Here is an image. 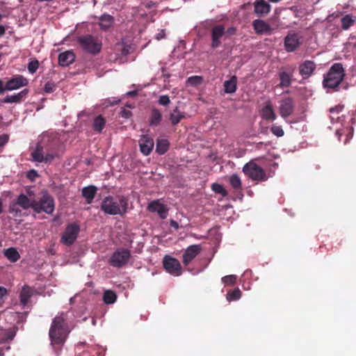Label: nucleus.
<instances>
[{
	"instance_id": "obj_52",
	"label": "nucleus",
	"mask_w": 356,
	"mask_h": 356,
	"mask_svg": "<svg viewBox=\"0 0 356 356\" xmlns=\"http://www.w3.org/2000/svg\"><path fill=\"white\" fill-rule=\"evenodd\" d=\"M7 293V289L5 287L0 286V300H1L5 296H6Z\"/></svg>"
},
{
	"instance_id": "obj_44",
	"label": "nucleus",
	"mask_w": 356,
	"mask_h": 356,
	"mask_svg": "<svg viewBox=\"0 0 356 356\" xmlns=\"http://www.w3.org/2000/svg\"><path fill=\"white\" fill-rule=\"evenodd\" d=\"M57 156H58V154L56 153L48 152L47 154H44V157L43 158L44 159L43 162L46 163H49L51 161H53L54 159Z\"/></svg>"
},
{
	"instance_id": "obj_16",
	"label": "nucleus",
	"mask_w": 356,
	"mask_h": 356,
	"mask_svg": "<svg viewBox=\"0 0 356 356\" xmlns=\"http://www.w3.org/2000/svg\"><path fill=\"white\" fill-rule=\"evenodd\" d=\"M254 13L258 16H264L270 11V5L265 0H257L254 2Z\"/></svg>"
},
{
	"instance_id": "obj_55",
	"label": "nucleus",
	"mask_w": 356,
	"mask_h": 356,
	"mask_svg": "<svg viewBox=\"0 0 356 356\" xmlns=\"http://www.w3.org/2000/svg\"><path fill=\"white\" fill-rule=\"evenodd\" d=\"M170 225L174 227L175 229H178L179 225L178 223L175 221L174 220H170Z\"/></svg>"
},
{
	"instance_id": "obj_29",
	"label": "nucleus",
	"mask_w": 356,
	"mask_h": 356,
	"mask_svg": "<svg viewBox=\"0 0 356 356\" xmlns=\"http://www.w3.org/2000/svg\"><path fill=\"white\" fill-rule=\"evenodd\" d=\"M4 256L11 262H16L20 255L15 248H10L4 250Z\"/></svg>"
},
{
	"instance_id": "obj_36",
	"label": "nucleus",
	"mask_w": 356,
	"mask_h": 356,
	"mask_svg": "<svg viewBox=\"0 0 356 356\" xmlns=\"http://www.w3.org/2000/svg\"><path fill=\"white\" fill-rule=\"evenodd\" d=\"M117 296L111 290H107L104 293L103 300L106 304H113L116 301Z\"/></svg>"
},
{
	"instance_id": "obj_5",
	"label": "nucleus",
	"mask_w": 356,
	"mask_h": 356,
	"mask_svg": "<svg viewBox=\"0 0 356 356\" xmlns=\"http://www.w3.org/2000/svg\"><path fill=\"white\" fill-rule=\"evenodd\" d=\"M243 172L250 179L257 182L266 181L268 179L265 170L253 161L244 165Z\"/></svg>"
},
{
	"instance_id": "obj_1",
	"label": "nucleus",
	"mask_w": 356,
	"mask_h": 356,
	"mask_svg": "<svg viewBox=\"0 0 356 356\" xmlns=\"http://www.w3.org/2000/svg\"><path fill=\"white\" fill-rule=\"evenodd\" d=\"M70 330L67 323V314L62 312L56 316L52 321L49 337L50 344L56 350L60 348L65 343Z\"/></svg>"
},
{
	"instance_id": "obj_26",
	"label": "nucleus",
	"mask_w": 356,
	"mask_h": 356,
	"mask_svg": "<svg viewBox=\"0 0 356 356\" xmlns=\"http://www.w3.org/2000/svg\"><path fill=\"white\" fill-rule=\"evenodd\" d=\"M97 188L93 186H89L87 187H84L82 189V195L86 199V202L88 204H90L96 194Z\"/></svg>"
},
{
	"instance_id": "obj_21",
	"label": "nucleus",
	"mask_w": 356,
	"mask_h": 356,
	"mask_svg": "<svg viewBox=\"0 0 356 356\" xmlns=\"http://www.w3.org/2000/svg\"><path fill=\"white\" fill-rule=\"evenodd\" d=\"M254 29L257 33H270L271 28L268 24L261 19H255L252 23Z\"/></svg>"
},
{
	"instance_id": "obj_11",
	"label": "nucleus",
	"mask_w": 356,
	"mask_h": 356,
	"mask_svg": "<svg viewBox=\"0 0 356 356\" xmlns=\"http://www.w3.org/2000/svg\"><path fill=\"white\" fill-rule=\"evenodd\" d=\"M300 45V37L298 33H289L284 38V47L286 51L293 52Z\"/></svg>"
},
{
	"instance_id": "obj_19",
	"label": "nucleus",
	"mask_w": 356,
	"mask_h": 356,
	"mask_svg": "<svg viewBox=\"0 0 356 356\" xmlns=\"http://www.w3.org/2000/svg\"><path fill=\"white\" fill-rule=\"evenodd\" d=\"M75 54L72 50L62 52L58 56V63L63 67L69 66L75 60Z\"/></svg>"
},
{
	"instance_id": "obj_23",
	"label": "nucleus",
	"mask_w": 356,
	"mask_h": 356,
	"mask_svg": "<svg viewBox=\"0 0 356 356\" xmlns=\"http://www.w3.org/2000/svg\"><path fill=\"white\" fill-rule=\"evenodd\" d=\"M261 115L263 119L269 121H273L277 118L276 114L270 104H266L262 108Z\"/></svg>"
},
{
	"instance_id": "obj_22",
	"label": "nucleus",
	"mask_w": 356,
	"mask_h": 356,
	"mask_svg": "<svg viewBox=\"0 0 356 356\" xmlns=\"http://www.w3.org/2000/svg\"><path fill=\"white\" fill-rule=\"evenodd\" d=\"M35 203V200L29 199L24 194H20L17 200V204L22 207L24 209H28L29 208H33L34 209Z\"/></svg>"
},
{
	"instance_id": "obj_38",
	"label": "nucleus",
	"mask_w": 356,
	"mask_h": 356,
	"mask_svg": "<svg viewBox=\"0 0 356 356\" xmlns=\"http://www.w3.org/2000/svg\"><path fill=\"white\" fill-rule=\"evenodd\" d=\"M168 207L163 204L160 203L159 200H157V215L162 219L167 218L168 214Z\"/></svg>"
},
{
	"instance_id": "obj_3",
	"label": "nucleus",
	"mask_w": 356,
	"mask_h": 356,
	"mask_svg": "<svg viewBox=\"0 0 356 356\" xmlns=\"http://www.w3.org/2000/svg\"><path fill=\"white\" fill-rule=\"evenodd\" d=\"M128 199L124 196H108L101 204V209L106 213L111 216H123L127 212Z\"/></svg>"
},
{
	"instance_id": "obj_25",
	"label": "nucleus",
	"mask_w": 356,
	"mask_h": 356,
	"mask_svg": "<svg viewBox=\"0 0 356 356\" xmlns=\"http://www.w3.org/2000/svg\"><path fill=\"white\" fill-rule=\"evenodd\" d=\"M28 90L26 89L15 94L13 95H7L3 99L4 103H18L27 95Z\"/></svg>"
},
{
	"instance_id": "obj_43",
	"label": "nucleus",
	"mask_w": 356,
	"mask_h": 356,
	"mask_svg": "<svg viewBox=\"0 0 356 356\" xmlns=\"http://www.w3.org/2000/svg\"><path fill=\"white\" fill-rule=\"evenodd\" d=\"M270 131L275 136L277 137H282L284 134V130L281 126L273 125Z\"/></svg>"
},
{
	"instance_id": "obj_46",
	"label": "nucleus",
	"mask_w": 356,
	"mask_h": 356,
	"mask_svg": "<svg viewBox=\"0 0 356 356\" xmlns=\"http://www.w3.org/2000/svg\"><path fill=\"white\" fill-rule=\"evenodd\" d=\"M158 102L161 105L166 106L170 102V100L168 95H161L160 96Z\"/></svg>"
},
{
	"instance_id": "obj_34",
	"label": "nucleus",
	"mask_w": 356,
	"mask_h": 356,
	"mask_svg": "<svg viewBox=\"0 0 356 356\" xmlns=\"http://www.w3.org/2000/svg\"><path fill=\"white\" fill-rule=\"evenodd\" d=\"M341 28L343 30H348L355 23V19L351 15H346L341 19Z\"/></svg>"
},
{
	"instance_id": "obj_51",
	"label": "nucleus",
	"mask_w": 356,
	"mask_h": 356,
	"mask_svg": "<svg viewBox=\"0 0 356 356\" xmlns=\"http://www.w3.org/2000/svg\"><path fill=\"white\" fill-rule=\"evenodd\" d=\"M148 210L152 212L156 211V201H152L148 205Z\"/></svg>"
},
{
	"instance_id": "obj_27",
	"label": "nucleus",
	"mask_w": 356,
	"mask_h": 356,
	"mask_svg": "<svg viewBox=\"0 0 356 356\" xmlns=\"http://www.w3.org/2000/svg\"><path fill=\"white\" fill-rule=\"evenodd\" d=\"M292 76V72L289 73L286 72H281L279 74V77L280 79V87L287 88L290 86L291 83Z\"/></svg>"
},
{
	"instance_id": "obj_53",
	"label": "nucleus",
	"mask_w": 356,
	"mask_h": 356,
	"mask_svg": "<svg viewBox=\"0 0 356 356\" xmlns=\"http://www.w3.org/2000/svg\"><path fill=\"white\" fill-rule=\"evenodd\" d=\"M165 38V30L161 29V31L157 33V40H159L161 39Z\"/></svg>"
},
{
	"instance_id": "obj_61",
	"label": "nucleus",
	"mask_w": 356,
	"mask_h": 356,
	"mask_svg": "<svg viewBox=\"0 0 356 356\" xmlns=\"http://www.w3.org/2000/svg\"><path fill=\"white\" fill-rule=\"evenodd\" d=\"M2 212V202H1V200L0 199V213Z\"/></svg>"
},
{
	"instance_id": "obj_42",
	"label": "nucleus",
	"mask_w": 356,
	"mask_h": 356,
	"mask_svg": "<svg viewBox=\"0 0 356 356\" xmlns=\"http://www.w3.org/2000/svg\"><path fill=\"white\" fill-rule=\"evenodd\" d=\"M39 67V62L37 60H31L28 64V70L31 74H34Z\"/></svg>"
},
{
	"instance_id": "obj_17",
	"label": "nucleus",
	"mask_w": 356,
	"mask_h": 356,
	"mask_svg": "<svg viewBox=\"0 0 356 356\" xmlns=\"http://www.w3.org/2000/svg\"><path fill=\"white\" fill-rule=\"evenodd\" d=\"M316 69V64L312 60H305L299 66V72L300 75L307 79L309 77Z\"/></svg>"
},
{
	"instance_id": "obj_6",
	"label": "nucleus",
	"mask_w": 356,
	"mask_h": 356,
	"mask_svg": "<svg viewBox=\"0 0 356 356\" xmlns=\"http://www.w3.org/2000/svg\"><path fill=\"white\" fill-rule=\"evenodd\" d=\"M34 211L44 212L50 214L54 211V202L52 197L47 192L43 191L39 201L35 200Z\"/></svg>"
},
{
	"instance_id": "obj_39",
	"label": "nucleus",
	"mask_w": 356,
	"mask_h": 356,
	"mask_svg": "<svg viewBox=\"0 0 356 356\" xmlns=\"http://www.w3.org/2000/svg\"><path fill=\"white\" fill-rule=\"evenodd\" d=\"M211 189L218 194H220L222 196L225 197L227 195V191L225 189L222 185L217 183H214L211 186Z\"/></svg>"
},
{
	"instance_id": "obj_15",
	"label": "nucleus",
	"mask_w": 356,
	"mask_h": 356,
	"mask_svg": "<svg viewBox=\"0 0 356 356\" xmlns=\"http://www.w3.org/2000/svg\"><path fill=\"white\" fill-rule=\"evenodd\" d=\"M131 47L123 42L117 43L113 49V56L111 55V58L114 60H122V58L127 56L130 52Z\"/></svg>"
},
{
	"instance_id": "obj_2",
	"label": "nucleus",
	"mask_w": 356,
	"mask_h": 356,
	"mask_svg": "<svg viewBox=\"0 0 356 356\" xmlns=\"http://www.w3.org/2000/svg\"><path fill=\"white\" fill-rule=\"evenodd\" d=\"M346 73L343 65L340 63H334L328 72L323 75V86L327 89V91L339 92L342 86V88L347 90L348 88V83L343 86V79Z\"/></svg>"
},
{
	"instance_id": "obj_35",
	"label": "nucleus",
	"mask_w": 356,
	"mask_h": 356,
	"mask_svg": "<svg viewBox=\"0 0 356 356\" xmlns=\"http://www.w3.org/2000/svg\"><path fill=\"white\" fill-rule=\"evenodd\" d=\"M229 184L232 187L238 191L241 189L242 182L239 176L236 174L232 175L229 178Z\"/></svg>"
},
{
	"instance_id": "obj_32",
	"label": "nucleus",
	"mask_w": 356,
	"mask_h": 356,
	"mask_svg": "<svg viewBox=\"0 0 356 356\" xmlns=\"http://www.w3.org/2000/svg\"><path fill=\"white\" fill-rule=\"evenodd\" d=\"M113 23V17L109 15H104L101 17L99 26L102 29L106 30L110 28Z\"/></svg>"
},
{
	"instance_id": "obj_59",
	"label": "nucleus",
	"mask_w": 356,
	"mask_h": 356,
	"mask_svg": "<svg viewBox=\"0 0 356 356\" xmlns=\"http://www.w3.org/2000/svg\"><path fill=\"white\" fill-rule=\"evenodd\" d=\"M118 102H119V100H118V99H115L113 102H111V103H110V104H111V105L115 104H117Z\"/></svg>"
},
{
	"instance_id": "obj_9",
	"label": "nucleus",
	"mask_w": 356,
	"mask_h": 356,
	"mask_svg": "<svg viewBox=\"0 0 356 356\" xmlns=\"http://www.w3.org/2000/svg\"><path fill=\"white\" fill-rule=\"evenodd\" d=\"M163 265L165 270L175 276L181 274V266L179 261L170 256L165 255L163 259Z\"/></svg>"
},
{
	"instance_id": "obj_63",
	"label": "nucleus",
	"mask_w": 356,
	"mask_h": 356,
	"mask_svg": "<svg viewBox=\"0 0 356 356\" xmlns=\"http://www.w3.org/2000/svg\"><path fill=\"white\" fill-rule=\"evenodd\" d=\"M3 15L0 13V21L2 19Z\"/></svg>"
},
{
	"instance_id": "obj_57",
	"label": "nucleus",
	"mask_w": 356,
	"mask_h": 356,
	"mask_svg": "<svg viewBox=\"0 0 356 356\" xmlns=\"http://www.w3.org/2000/svg\"><path fill=\"white\" fill-rule=\"evenodd\" d=\"M136 93V91H129L127 92V96H133Z\"/></svg>"
},
{
	"instance_id": "obj_41",
	"label": "nucleus",
	"mask_w": 356,
	"mask_h": 356,
	"mask_svg": "<svg viewBox=\"0 0 356 356\" xmlns=\"http://www.w3.org/2000/svg\"><path fill=\"white\" fill-rule=\"evenodd\" d=\"M203 78L200 76H192L187 79V83L191 86H197L202 83Z\"/></svg>"
},
{
	"instance_id": "obj_33",
	"label": "nucleus",
	"mask_w": 356,
	"mask_h": 356,
	"mask_svg": "<svg viewBox=\"0 0 356 356\" xmlns=\"http://www.w3.org/2000/svg\"><path fill=\"white\" fill-rule=\"evenodd\" d=\"M105 119L101 115L97 116L93 121L92 128L94 131L100 133L105 126Z\"/></svg>"
},
{
	"instance_id": "obj_47",
	"label": "nucleus",
	"mask_w": 356,
	"mask_h": 356,
	"mask_svg": "<svg viewBox=\"0 0 356 356\" xmlns=\"http://www.w3.org/2000/svg\"><path fill=\"white\" fill-rule=\"evenodd\" d=\"M121 117L124 118H129L131 116V112L126 108H122L120 112Z\"/></svg>"
},
{
	"instance_id": "obj_24",
	"label": "nucleus",
	"mask_w": 356,
	"mask_h": 356,
	"mask_svg": "<svg viewBox=\"0 0 356 356\" xmlns=\"http://www.w3.org/2000/svg\"><path fill=\"white\" fill-rule=\"evenodd\" d=\"M237 88V78L232 76L229 80L224 82V90L226 93H234Z\"/></svg>"
},
{
	"instance_id": "obj_37",
	"label": "nucleus",
	"mask_w": 356,
	"mask_h": 356,
	"mask_svg": "<svg viewBox=\"0 0 356 356\" xmlns=\"http://www.w3.org/2000/svg\"><path fill=\"white\" fill-rule=\"evenodd\" d=\"M241 291L238 288L229 291L227 293V300L229 302L238 300L241 297Z\"/></svg>"
},
{
	"instance_id": "obj_31",
	"label": "nucleus",
	"mask_w": 356,
	"mask_h": 356,
	"mask_svg": "<svg viewBox=\"0 0 356 356\" xmlns=\"http://www.w3.org/2000/svg\"><path fill=\"white\" fill-rule=\"evenodd\" d=\"M185 118L184 113L179 111L178 107H176L170 115V120L173 125H176Z\"/></svg>"
},
{
	"instance_id": "obj_12",
	"label": "nucleus",
	"mask_w": 356,
	"mask_h": 356,
	"mask_svg": "<svg viewBox=\"0 0 356 356\" xmlns=\"http://www.w3.org/2000/svg\"><path fill=\"white\" fill-rule=\"evenodd\" d=\"M202 248L200 245H192L188 246L182 256V261L184 266H188L197 254L200 253Z\"/></svg>"
},
{
	"instance_id": "obj_56",
	"label": "nucleus",
	"mask_w": 356,
	"mask_h": 356,
	"mask_svg": "<svg viewBox=\"0 0 356 356\" xmlns=\"http://www.w3.org/2000/svg\"><path fill=\"white\" fill-rule=\"evenodd\" d=\"M6 33V29L3 26L0 25V37L3 36Z\"/></svg>"
},
{
	"instance_id": "obj_28",
	"label": "nucleus",
	"mask_w": 356,
	"mask_h": 356,
	"mask_svg": "<svg viewBox=\"0 0 356 356\" xmlns=\"http://www.w3.org/2000/svg\"><path fill=\"white\" fill-rule=\"evenodd\" d=\"M33 160L36 162L42 163L44 161V152L43 147L40 145H37L35 149L31 152Z\"/></svg>"
},
{
	"instance_id": "obj_45",
	"label": "nucleus",
	"mask_w": 356,
	"mask_h": 356,
	"mask_svg": "<svg viewBox=\"0 0 356 356\" xmlns=\"http://www.w3.org/2000/svg\"><path fill=\"white\" fill-rule=\"evenodd\" d=\"M55 88H56V86L54 83H53L51 82H47V83H46V84L44 87V90L47 93H50V92H52L54 91Z\"/></svg>"
},
{
	"instance_id": "obj_40",
	"label": "nucleus",
	"mask_w": 356,
	"mask_h": 356,
	"mask_svg": "<svg viewBox=\"0 0 356 356\" xmlns=\"http://www.w3.org/2000/svg\"><path fill=\"white\" fill-rule=\"evenodd\" d=\"M237 277L235 275H226L222 277V282L228 286H234L236 282Z\"/></svg>"
},
{
	"instance_id": "obj_14",
	"label": "nucleus",
	"mask_w": 356,
	"mask_h": 356,
	"mask_svg": "<svg viewBox=\"0 0 356 356\" xmlns=\"http://www.w3.org/2000/svg\"><path fill=\"white\" fill-rule=\"evenodd\" d=\"M28 80L22 75H15L6 82L7 90H17L28 85Z\"/></svg>"
},
{
	"instance_id": "obj_54",
	"label": "nucleus",
	"mask_w": 356,
	"mask_h": 356,
	"mask_svg": "<svg viewBox=\"0 0 356 356\" xmlns=\"http://www.w3.org/2000/svg\"><path fill=\"white\" fill-rule=\"evenodd\" d=\"M7 90L6 84L3 86V82L0 79V95L2 94L4 91Z\"/></svg>"
},
{
	"instance_id": "obj_18",
	"label": "nucleus",
	"mask_w": 356,
	"mask_h": 356,
	"mask_svg": "<svg viewBox=\"0 0 356 356\" xmlns=\"http://www.w3.org/2000/svg\"><path fill=\"white\" fill-rule=\"evenodd\" d=\"M139 146L141 152L148 155L154 147V140L147 136H143L139 140Z\"/></svg>"
},
{
	"instance_id": "obj_62",
	"label": "nucleus",
	"mask_w": 356,
	"mask_h": 356,
	"mask_svg": "<svg viewBox=\"0 0 356 356\" xmlns=\"http://www.w3.org/2000/svg\"><path fill=\"white\" fill-rule=\"evenodd\" d=\"M156 118V117L154 115L152 116V123L154 122V120Z\"/></svg>"
},
{
	"instance_id": "obj_50",
	"label": "nucleus",
	"mask_w": 356,
	"mask_h": 356,
	"mask_svg": "<svg viewBox=\"0 0 356 356\" xmlns=\"http://www.w3.org/2000/svg\"><path fill=\"white\" fill-rule=\"evenodd\" d=\"M343 108V106L337 105L334 107L330 108V113H340Z\"/></svg>"
},
{
	"instance_id": "obj_8",
	"label": "nucleus",
	"mask_w": 356,
	"mask_h": 356,
	"mask_svg": "<svg viewBox=\"0 0 356 356\" xmlns=\"http://www.w3.org/2000/svg\"><path fill=\"white\" fill-rule=\"evenodd\" d=\"M129 258V251L122 248L113 252L109 259V263L114 267L120 268L128 262Z\"/></svg>"
},
{
	"instance_id": "obj_13",
	"label": "nucleus",
	"mask_w": 356,
	"mask_h": 356,
	"mask_svg": "<svg viewBox=\"0 0 356 356\" xmlns=\"http://www.w3.org/2000/svg\"><path fill=\"white\" fill-rule=\"evenodd\" d=\"M294 111L293 100L291 97H286L280 102L279 111L280 115L286 119L290 116Z\"/></svg>"
},
{
	"instance_id": "obj_30",
	"label": "nucleus",
	"mask_w": 356,
	"mask_h": 356,
	"mask_svg": "<svg viewBox=\"0 0 356 356\" xmlns=\"http://www.w3.org/2000/svg\"><path fill=\"white\" fill-rule=\"evenodd\" d=\"M170 147V142L166 138L157 139V154H164Z\"/></svg>"
},
{
	"instance_id": "obj_7",
	"label": "nucleus",
	"mask_w": 356,
	"mask_h": 356,
	"mask_svg": "<svg viewBox=\"0 0 356 356\" xmlns=\"http://www.w3.org/2000/svg\"><path fill=\"white\" fill-rule=\"evenodd\" d=\"M80 232V226L75 222L67 225L62 234L60 241L66 245H72Z\"/></svg>"
},
{
	"instance_id": "obj_20",
	"label": "nucleus",
	"mask_w": 356,
	"mask_h": 356,
	"mask_svg": "<svg viewBox=\"0 0 356 356\" xmlns=\"http://www.w3.org/2000/svg\"><path fill=\"white\" fill-rule=\"evenodd\" d=\"M35 292L33 288L24 285L19 293V300L22 305H26L29 300L32 297Z\"/></svg>"
},
{
	"instance_id": "obj_4",
	"label": "nucleus",
	"mask_w": 356,
	"mask_h": 356,
	"mask_svg": "<svg viewBox=\"0 0 356 356\" xmlns=\"http://www.w3.org/2000/svg\"><path fill=\"white\" fill-rule=\"evenodd\" d=\"M81 48L86 52L96 55L101 51L102 42L100 39L92 35L79 36L77 39Z\"/></svg>"
},
{
	"instance_id": "obj_60",
	"label": "nucleus",
	"mask_w": 356,
	"mask_h": 356,
	"mask_svg": "<svg viewBox=\"0 0 356 356\" xmlns=\"http://www.w3.org/2000/svg\"><path fill=\"white\" fill-rule=\"evenodd\" d=\"M32 173H33V174H34V175H35V176H36V175H37L36 172H35V170H32L31 172H29V176H30V175H31V174H32Z\"/></svg>"
},
{
	"instance_id": "obj_10",
	"label": "nucleus",
	"mask_w": 356,
	"mask_h": 356,
	"mask_svg": "<svg viewBox=\"0 0 356 356\" xmlns=\"http://www.w3.org/2000/svg\"><path fill=\"white\" fill-rule=\"evenodd\" d=\"M225 35V26L222 24L214 26L211 29V47L213 49L218 47L221 44L220 38Z\"/></svg>"
},
{
	"instance_id": "obj_48",
	"label": "nucleus",
	"mask_w": 356,
	"mask_h": 356,
	"mask_svg": "<svg viewBox=\"0 0 356 356\" xmlns=\"http://www.w3.org/2000/svg\"><path fill=\"white\" fill-rule=\"evenodd\" d=\"M236 29L234 26L228 28L225 31V35H227V37H230L232 35H234L236 34Z\"/></svg>"
},
{
	"instance_id": "obj_49",
	"label": "nucleus",
	"mask_w": 356,
	"mask_h": 356,
	"mask_svg": "<svg viewBox=\"0 0 356 356\" xmlns=\"http://www.w3.org/2000/svg\"><path fill=\"white\" fill-rule=\"evenodd\" d=\"M8 141V136L3 134L0 136V147L5 145Z\"/></svg>"
},
{
	"instance_id": "obj_58",
	"label": "nucleus",
	"mask_w": 356,
	"mask_h": 356,
	"mask_svg": "<svg viewBox=\"0 0 356 356\" xmlns=\"http://www.w3.org/2000/svg\"><path fill=\"white\" fill-rule=\"evenodd\" d=\"M157 123L161 120V114L157 111Z\"/></svg>"
}]
</instances>
